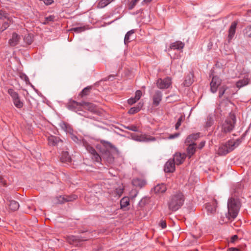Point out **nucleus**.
Wrapping results in <instances>:
<instances>
[{"label": "nucleus", "instance_id": "f257e3e1", "mask_svg": "<svg viewBox=\"0 0 251 251\" xmlns=\"http://www.w3.org/2000/svg\"><path fill=\"white\" fill-rule=\"evenodd\" d=\"M185 200L183 193L178 190L174 192L170 196L167 202L168 209L171 212H176L183 206Z\"/></svg>", "mask_w": 251, "mask_h": 251}, {"label": "nucleus", "instance_id": "f03ea898", "mask_svg": "<svg viewBox=\"0 0 251 251\" xmlns=\"http://www.w3.org/2000/svg\"><path fill=\"white\" fill-rule=\"evenodd\" d=\"M241 207L239 199L237 197H231L227 202L228 213L227 217L234 219L237 216Z\"/></svg>", "mask_w": 251, "mask_h": 251}, {"label": "nucleus", "instance_id": "7ed1b4c3", "mask_svg": "<svg viewBox=\"0 0 251 251\" xmlns=\"http://www.w3.org/2000/svg\"><path fill=\"white\" fill-rule=\"evenodd\" d=\"M240 143V139L229 140L225 144L222 145L219 147L218 154L220 155H225L234 150Z\"/></svg>", "mask_w": 251, "mask_h": 251}, {"label": "nucleus", "instance_id": "20e7f679", "mask_svg": "<svg viewBox=\"0 0 251 251\" xmlns=\"http://www.w3.org/2000/svg\"><path fill=\"white\" fill-rule=\"evenodd\" d=\"M236 122L235 115L230 112L222 125V132L224 134L231 132L235 127Z\"/></svg>", "mask_w": 251, "mask_h": 251}, {"label": "nucleus", "instance_id": "39448f33", "mask_svg": "<svg viewBox=\"0 0 251 251\" xmlns=\"http://www.w3.org/2000/svg\"><path fill=\"white\" fill-rule=\"evenodd\" d=\"M172 84V79L170 77H166L164 79L158 78L156 81V86L160 89L168 88Z\"/></svg>", "mask_w": 251, "mask_h": 251}, {"label": "nucleus", "instance_id": "423d86ee", "mask_svg": "<svg viewBox=\"0 0 251 251\" xmlns=\"http://www.w3.org/2000/svg\"><path fill=\"white\" fill-rule=\"evenodd\" d=\"M85 147L87 151L92 155V159L94 161L96 162L101 161V157L92 146L90 145H86Z\"/></svg>", "mask_w": 251, "mask_h": 251}, {"label": "nucleus", "instance_id": "0eeeda50", "mask_svg": "<svg viewBox=\"0 0 251 251\" xmlns=\"http://www.w3.org/2000/svg\"><path fill=\"white\" fill-rule=\"evenodd\" d=\"M83 103L82 102H78L76 101L73 100L70 101L68 105V108L73 111L78 112L83 110Z\"/></svg>", "mask_w": 251, "mask_h": 251}, {"label": "nucleus", "instance_id": "6e6552de", "mask_svg": "<svg viewBox=\"0 0 251 251\" xmlns=\"http://www.w3.org/2000/svg\"><path fill=\"white\" fill-rule=\"evenodd\" d=\"M217 204V201L216 200H214L211 202L207 203L205 204V209L208 214H214L216 213Z\"/></svg>", "mask_w": 251, "mask_h": 251}, {"label": "nucleus", "instance_id": "1a4fd4ad", "mask_svg": "<svg viewBox=\"0 0 251 251\" xmlns=\"http://www.w3.org/2000/svg\"><path fill=\"white\" fill-rule=\"evenodd\" d=\"M221 83V80L217 76H214L212 78L210 82V90L213 93H215L217 90L218 86Z\"/></svg>", "mask_w": 251, "mask_h": 251}, {"label": "nucleus", "instance_id": "9d476101", "mask_svg": "<svg viewBox=\"0 0 251 251\" xmlns=\"http://www.w3.org/2000/svg\"><path fill=\"white\" fill-rule=\"evenodd\" d=\"M152 105L154 106H157L159 105L162 99V93L159 90H156L152 95Z\"/></svg>", "mask_w": 251, "mask_h": 251}, {"label": "nucleus", "instance_id": "9b49d317", "mask_svg": "<svg viewBox=\"0 0 251 251\" xmlns=\"http://www.w3.org/2000/svg\"><path fill=\"white\" fill-rule=\"evenodd\" d=\"M186 156L187 155L185 153L176 152L174 155V158L172 159L174 160V162L176 164L179 165L183 163Z\"/></svg>", "mask_w": 251, "mask_h": 251}, {"label": "nucleus", "instance_id": "f8f14e48", "mask_svg": "<svg viewBox=\"0 0 251 251\" xmlns=\"http://www.w3.org/2000/svg\"><path fill=\"white\" fill-rule=\"evenodd\" d=\"M238 25V21H234L233 22L228 29V43H229L230 42V41L233 38L235 32H236V29L237 25Z\"/></svg>", "mask_w": 251, "mask_h": 251}, {"label": "nucleus", "instance_id": "ddd939ff", "mask_svg": "<svg viewBox=\"0 0 251 251\" xmlns=\"http://www.w3.org/2000/svg\"><path fill=\"white\" fill-rule=\"evenodd\" d=\"M83 109L87 110L90 112L95 114H98L99 113V110L95 104L91 102L85 101H83Z\"/></svg>", "mask_w": 251, "mask_h": 251}, {"label": "nucleus", "instance_id": "4468645a", "mask_svg": "<svg viewBox=\"0 0 251 251\" xmlns=\"http://www.w3.org/2000/svg\"><path fill=\"white\" fill-rule=\"evenodd\" d=\"M174 160L170 159L165 164L164 170L166 173H173L175 171Z\"/></svg>", "mask_w": 251, "mask_h": 251}, {"label": "nucleus", "instance_id": "2eb2a0df", "mask_svg": "<svg viewBox=\"0 0 251 251\" xmlns=\"http://www.w3.org/2000/svg\"><path fill=\"white\" fill-rule=\"evenodd\" d=\"M20 40V36L14 32L12 34V37L8 41V44L11 47H15L19 44Z\"/></svg>", "mask_w": 251, "mask_h": 251}, {"label": "nucleus", "instance_id": "dca6fc26", "mask_svg": "<svg viewBox=\"0 0 251 251\" xmlns=\"http://www.w3.org/2000/svg\"><path fill=\"white\" fill-rule=\"evenodd\" d=\"M188 147L187 148V155L189 158H191L195 153L196 151V143H187Z\"/></svg>", "mask_w": 251, "mask_h": 251}, {"label": "nucleus", "instance_id": "f3484780", "mask_svg": "<svg viewBox=\"0 0 251 251\" xmlns=\"http://www.w3.org/2000/svg\"><path fill=\"white\" fill-rule=\"evenodd\" d=\"M48 144L50 146H56L59 142H62V141L59 137L53 135H50L48 137Z\"/></svg>", "mask_w": 251, "mask_h": 251}, {"label": "nucleus", "instance_id": "a211bd4d", "mask_svg": "<svg viewBox=\"0 0 251 251\" xmlns=\"http://www.w3.org/2000/svg\"><path fill=\"white\" fill-rule=\"evenodd\" d=\"M185 44L180 41H177L171 43L170 45V49L173 50H180L183 49Z\"/></svg>", "mask_w": 251, "mask_h": 251}, {"label": "nucleus", "instance_id": "6ab92c4d", "mask_svg": "<svg viewBox=\"0 0 251 251\" xmlns=\"http://www.w3.org/2000/svg\"><path fill=\"white\" fill-rule=\"evenodd\" d=\"M135 32V30L132 29L126 33L124 39V43L125 45H127L129 42L133 40V37H132V36H133Z\"/></svg>", "mask_w": 251, "mask_h": 251}, {"label": "nucleus", "instance_id": "aec40b11", "mask_svg": "<svg viewBox=\"0 0 251 251\" xmlns=\"http://www.w3.org/2000/svg\"><path fill=\"white\" fill-rule=\"evenodd\" d=\"M135 140L140 142L154 141H155V138L151 136H148L146 135H141L138 136Z\"/></svg>", "mask_w": 251, "mask_h": 251}, {"label": "nucleus", "instance_id": "412c9836", "mask_svg": "<svg viewBox=\"0 0 251 251\" xmlns=\"http://www.w3.org/2000/svg\"><path fill=\"white\" fill-rule=\"evenodd\" d=\"M66 240L70 244H73L76 242H79L81 241L86 240V239H83L79 236H76L74 235L68 236L66 237Z\"/></svg>", "mask_w": 251, "mask_h": 251}, {"label": "nucleus", "instance_id": "4be33fe9", "mask_svg": "<svg viewBox=\"0 0 251 251\" xmlns=\"http://www.w3.org/2000/svg\"><path fill=\"white\" fill-rule=\"evenodd\" d=\"M132 183L134 186L141 188L146 185V182L142 179L136 178L132 180Z\"/></svg>", "mask_w": 251, "mask_h": 251}, {"label": "nucleus", "instance_id": "5701e85b", "mask_svg": "<svg viewBox=\"0 0 251 251\" xmlns=\"http://www.w3.org/2000/svg\"><path fill=\"white\" fill-rule=\"evenodd\" d=\"M92 88V86H88L85 88H84L78 94V98H83L87 96H88L91 92V90Z\"/></svg>", "mask_w": 251, "mask_h": 251}, {"label": "nucleus", "instance_id": "b1692460", "mask_svg": "<svg viewBox=\"0 0 251 251\" xmlns=\"http://www.w3.org/2000/svg\"><path fill=\"white\" fill-rule=\"evenodd\" d=\"M193 74L190 73L185 77L183 84L185 86L189 87L193 83Z\"/></svg>", "mask_w": 251, "mask_h": 251}, {"label": "nucleus", "instance_id": "393cba45", "mask_svg": "<svg viewBox=\"0 0 251 251\" xmlns=\"http://www.w3.org/2000/svg\"><path fill=\"white\" fill-rule=\"evenodd\" d=\"M166 190V186L163 183L157 185L153 189V191L155 193H164Z\"/></svg>", "mask_w": 251, "mask_h": 251}, {"label": "nucleus", "instance_id": "a878e982", "mask_svg": "<svg viewBox=\"0 0 251 251\" xmlns=\"http://www.w3.org/2000/svg\"><path fill=\"white\" fill-rule=\"evenodd\" d=\"M8 205L9 209L12 211H17L19 209L20 206L19 203L14 200L9 201Z\"/></svg>", "mask_w": 251, "mask_h": 251}, {"label": "nucleus", "instance_id": "bb28decb", "mask_svg": "<svg viewBox=\"0 0 251 251\" xmlns=\"http://www.w3.org/2000/svg\"><path fill=\"white\" fill-rule=\"evenodd\" d=\"M60 160L62 162H71L72 159L68 151H62Z\"/></svg>", "mask_w": 251, "mask_h": 251}, {"label": "nucleus", "instance_id": "cd10ccee", "mask_svg": "<svg viewBox=\"0 0 251 251\" xmlns=\"http://www.w3.org/2000/svg\"><path fill=\"white\" fill-rule=\"evenodd\" d=\"M200 137V133H194L190 135L186 139L185 143H195L194 142Z\"/></svg>", "mask_w": 251, "mask_h": 251}, {"label": "nucleus", "instance_id": "c85d7f7f", "mask_svg": "<svg viewBox=\"0 0 251 251\" xmlns=\"http://www.w3.org/2000/svg\"><path fill=\"white\" fill-rule=\"evenodd\" d=\"M250 79L247 77H245L242 79H240L236 82V87L240 88L244 87L249 83Z\"/></svg>", "mask_w": 251, "mask_h": 251}, {"label": "nucleus", "instance_id": "c756f323", "mask_svg": "<svg viewBox=\"0 0 251 251\" xmlns=\"http://www.w3.org/2000/svg\"><path fill=\"white\" fill-rule=\"evenodd\" d=\"M61 126L63 129H64L66 132L70 134H73V129L72 126L66 123H62L61 125Z\"/></svg>", "mask_w": 251, "mask_h": 251}, {"label": "nucleus", "instance_id": "7c9ffc66", "mask_svg": "<svg viewBox=\"0 0 251 251\" xmlns=\"http://www.w3.org/2000/svg\"><path fill=\"white\" fill-rule=\"evenodd\" d=\"M113 0H100L97 4V7L99 8H104Z\"/></svg>", "mask_w": 251, "mask_h": 251}, {"label": "nucleus", "instance_id": "2f4dec72", "mask_svg": "<svg viewBox=\"0 0 251 251\" xmlns=\"http://www.w3.org/2000/svg\"><path fill=\"white\" fill-rule=\"evenodd\" d=\"M142 106H143V104H141V103H139L137 105V106L131 107L129 110L128 113L130 114H134L135 113H136L141 110Z\"/></svg>", "mask_w": 251, "mask_h": 251}, {"label": "nucleus", "instance_id": "473e14b6", "mask_svg": "<svg viewBox=\"0 0 251 251\" xmlns=\"http://www.w3.org/2000/svg\"><path fill=\"white\" fill-rule=\"evenodd\" d=\"M129 204V199L128 197L123 198L120 201V205L121 208H124Z\"/></svg>", "mask_w": 251, "mask_h": 251}, {"label": "nucleus", "instance_id": "72a5a7b5", "mask_svg": "<svg viewBox=\"0 0 251 251\" xmlns=\"http://www.w3.org/2000/svg\"><path fill=\"white\" fill-rule=\"evenodd\" d=\"M7 92L8 94L11 97L12 100L20 98L18 93L13 89H9Z\"/></svg>", "mask_w": 251, "mask_h": 251}, {"label": "nucleus", "instance_id": "f704fd0d", "mask_svg": "<svg viewBox=\"0 0 251 251\" xmlns=\"http://www.w3.org/2000/svg\"><path fill=\"white\" fill-rule=\"evenodd\" d=\"M214 123V115L210 114L207 117L206 122V126L210 127Z\"/></svg>", "mask_w": 251, "mask_h": 251}, {"label": "nucleus", "instance_id": "c9c22d12", "mask_svg": "<svg viewBox=\"0 0 251 251\" xmlns=\"http://www.w3.org/2000/svg\"><path fill=\"white\" fill-rule=\"evenodd\" d=\"M227 89H228V88L226 86H223L220 87L219 90L218 97L221 99L223 96L224 97L225 93Z\"/></svg>", "mask_w": 251, "mask_h": 251}, {"label": "nucleus", "instance_id": "e433bc0d", "mask_svg": "<svg viewBox=\"0 0 251 251\" xmlns=\"http://www.w3.org/2000/svg\"><path fill=\"white\" fill-rule=\"evenodd\" d=\"M14 105L19 109L22 108L24 106L23 102L20 100V98L13 100Z\"/></svg>", "mask_w": 251, "mask_h": 251}, {"label": "nucleus", "instance_id": "4c0bfd02", "mask_svg": "<svg viewBox=\"0 0 251 251\" xmlns=\"http://www.w3.org/2000/svg\"><path fill=\"white\" fill-rule=\"evenodd\" d=\"M65 198L66 202L73 201L77 199V196L75 194L65 195Z\"/></svg>", "mask_w": 251, "mask_h": 251}, {"label": "nucleus", "instance_id": "58836bf2", "mask_svg": "<svg viewBox=\"0 0 251 251\" xmlns=\"http://www.w3.org/2000/svg\"><path fill=\"white\" fill-rule=\"evenodd\" d=\"M55 16L54 15H50L45 18V21L43 24L45 25L49 24L50 22H54L55 20Z\"/></svg>", "mask_w": 251, "mask_h": 251}, {"label": "nucleus", "instance_id": "ea45409f", "mask_svg": "<svg viewBox=\"0 0 251 251\" xmlns=\"http://www.w3.org/2000/svg\"><path fill=\"white\" fill-rule=\"evenodd\" d=\"M86 28L85 26H80V27H74L72 28L71 29L72 31H73L76 33H80L86 30Z\"/></svg>", "mask_w": 251, "mask_h": 251}, {"label": "nucleus", "instance_id": "a19ab883", "mask_svg": "<svg viewBox=\"0 0 251 251\" xmlns=\"http://www.w3.org/2000/svg\"><path fill=\"white\" fill-rule=\"evenodd\" d=\"M184 120V117L181 115L178 119L175 125V128L177 130L181 126L182 121Z\"/></svg>", "mask_w": 251, "mask_h": 251}, {"label": "nucleus", "instance_id": "79ce46f5", "mask_svg": "<svg viewBox=\"0 0 251 251\" xmlns=\"http://www.w3.org/2000/svg\"><path fill=\"white\" fill-rule=\"evenodd\" d=\"M19 76L22 79L24 80L26 84L30 83L28 76L25 74L21 73L19 74Z\"/></svg>", "mask_w": 251, "mask_h": 251}, {"label": "nucleus", "instance_id": "37998d69", "mask_svg": "<svg viewBox=\"0 0 251 251\" xmlns=\"http://www.w3.org/2000/svg\"><path fill=\"white\" fill-rule=\"evenodd\" d=\"M24 41L28 45H31L33 42L32 37L30 35L28 34L25 37Z\"/></svg>", "mask_w": 251, "mask_h": 251}, {"label": "nucleus", "instance_id": "c03bdc74", "mask_svg": "<svg viewBox=\"0 0 251 251\" xmlns=\"http://www.w3.org/2000/svg\"><path fill=\"white\" fill-rule=\"evenodd\" d=\"M101 143L105 147L108 149H113L114 147L113 145L107 141H101Z\"/></svg>", "mask_w": 251, "mask_h": 251}, {"label": "nucleus", "instance_id": "a18cd8bd", "mask_svg": "<svg viewBox=\"0 0 251 251\" xmlns=\"http://www.w3.org/2000/svg\"><path fill=\"white\" fill-rule=\"evenodd\" d=\"M65 198V195L59 196L56 197V200H57V203L62 204L65 203L66 201Z\"/></svg>", "mask_w": 251, "mask_h": 251}, {"label": "nucleus", "instance_id": "49530a36", "mask_svg": "<svg viewBox=\"0 0 251 251\" xmlns=\"http://www.w3.org/2000/svg\"><path fill=\"white\" fill-rule=\"evenodd\" d=\"M245 34L246 35L250 38H251V25L247 26L245 29Z\"/></svg>", "mask_w": 251, "mask_h": 251}, {"label": "nucleus", "instance_id": "de8ad7c7", "mask_svg": "<svg viewBox=\"0 0 251 251\" xmlns=\"http://www.w3.org/2000/svg\"><path fill=\"white\" fill-rule=\"evenodd\" d=\"M126 128L135 132H137L138 130L137 126L133 125L126 126Z\"/></svg>", "mask_w": 251, "mask_h": 251}, {"label": "nucleus", "instance_id": "09e8293b", "mask_svg": "<svg viewBox=\"0 0 251 251\" xmlns=\"http://www.w3.org/2000/svg\"><path fill=\"white\" fill-rule=\"evenodd\" d=\"M139 1V0H132L130 3H129L128 7L129 9L131 10L136 5L137 3Z\"/></svg>", "mask_w": 251, "mask_h": 251}, {"label": "nucleus", "instance_id": "8fccbe9b", "mask_svg": "<svg viewBox=\"0 0 251 251\" xmlns=\"http://www.w3.org/2000/svg\"><path fill=\"white\" fill-rule=\"evenodd\" d=\"M8 18L7 13L2 10H0V19Z\"/></svg>", "mask_w": 251, "mask_h": 251}, {"label": "nucleus", "instance_id": "3c124183", "mask_svg": "<svg viewBox=\"0 0 251 251\" xmlns=\"http://www.w3.org/2000/svg\"><path fill=\"white\" fill-rule=\"evenodd\" d=\"M0 186H7V183L6 180L4 179V178L1 176H0Z\"/></svg>", "mask_w": 251, "mask_h": 251}, {"label": "nucleus", "instance_id": "603ef678", "mask_svg": "<svg viewBox=\"0 0 251 251\" xmlns=\"http://www.w3.org/2000/svg\"><path fill=\"white\" fill-rule=\"evenodd\" d=\"M142 95V93L141 91L137 90L135 92V96L134 97L135 98V99H136V100H138L141 98Z\"/></svg>", "mask_w": 251, "mask_h": 251}, {"label": "nucleus", "instance_id": "864d4df0", "mask_svg": "<svg viewBox=\"0 0 251 251\" xmlns=\"http://www.w3.org/2000/svg\"><path fill=\"white\" fill-rule=\"evenodd\" d=\"M231 93L229 92L228 89L226 91V93L224 95V98H225L227 100H229L231 97Z\"/></svg>", "mask_w": 251, "mask_h": 251}, {"label": "nucleus", "instance_id": "5fc2aeb1", "mask_svg": "<svg viewBox=\"0 0 251 251\" xmlns=\"http://www.w3.org/2000/svg\"><path fill=\"white\" fill-rule=\"evenodd\" d=\"M138 100H136L135 99V98H131L127 100L128 103L130 105H132L133 104L135 103Z\"/></svg>", "mask_w": 251, "mask_h": 251}, {"label": "nucleus", "instance_id": "6e6d98bb", "mask_svg": "<svg viewBox=\"0 0 251 251\" xmlns=\"http://www.w3.org/2000/svg\"><path fill=\"white\" fill-rule=\"evenodd\" d=\"M159 225L162 228H165L167 227L166 221L163 220L160 221Z\"/></svg>", "mask_w": 251, "mask_h": 251}, {"label": "nucleus", "instance_id": "4d7b16f0", "mask_svg": "<svg viewBox=\"0 0 251 251\" xmlns=\"http://www.w3.org/2000/svg\"><path fill=\"white\" fill-rule=\"evenodd\" d=\"M180 135V133H176L175 134H170L168 137V138L169 139H174V138H177V137H178Z\"/></svg>", "mask_w": 251, "mask_h": 251}, {"label": "nucleus", "instance_id": "13d9d810", "mask_svg": "<svg viewBox=\"0 0 251 251\" xmlns=\"http://www.w3.org/2000/svg\"><path fill=\"white\" fill-rule=\"evenodd\" d=\"M205 142L203 141H201L199 145L198 146V148L199 149H201L202 148H203V147L205 146Z\"/></svg>", "mask_w": 251, "mask_h": 251}, {"label": "nucleus", "instance_id": "bf43d9fd", "mask_svg": "<svg viewBox=\"0 0 251 251\" xmlns=\"http://www.w3.org/2000/svg\"><path fill=\"white\" fill-rule=\"evenodd\" d=\"M227 251H241V250L236 248H229L227 249Z\"/></svg>", "mask_w": 251, "mask_h": 251}, {"label": "nucleus", "instance_id": "052dcab7", "mask_svg": "<svg viewBox=\"0 0 251 251\" xmlns=\"http://www.w3.org/2000/svg\"><path fill=\"white\" fill-rule=\"evenodd\" d=\"M9 26V25H8V23H6V22H5L4 23V24H3L2 25V26L4 27V29H5L6 28H7Z\"/></svg>", "mask_w": 251, "mask_h": 251}, {"label": "nucleus", "instance_id": "680f3d73", "mask_svg": "<svg viewBox=\"0 0 251 251\" xmlns=\"http://www.w3.org/2000/svg\"><path fill=\"white\" fill-rule=\"evenodd\" d=\"M152 0H143V1H142V4H143L144 3H147V4H148L149 3H150Z\"/></svg>", "mask_w": 251, "mask_h": 251}, {"label": "nucleus", "instance_id": "e2e57ef3", "mask_svg": "<svg viewBox=\"0 0 251 251\" xmlns=\"http://www.w3.org/2000/svg\"><path fill=\"white\" fill-rule=\"evenodd\" d=\"M238 239V236L237 235H234L232 237V240L233 241H235V240L237 239Z\"/></svg>", "mask_w": 251, "mask_h": 251}, {"label": "nucleus", "instance_id": "0e129e2a", "mask_svg": "<svg viewBox=\"0 0 251 251\" xmlns=\"http://www.w3.org/2000/svg\"><path fill=\"white\" fill-rule=\"evenodd\" d=\"M136 196H137V193L135 195L134 197H136Z\"/></svg>", "mask_w": 251, "mask_h": 251}]
</instances>
